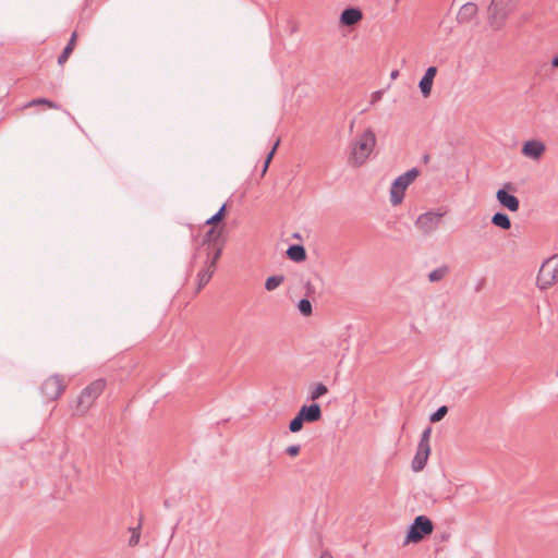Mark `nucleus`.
<instances>
[{
	"label": "nucleus",
	"instance_id": "f257e3e1",
	"mask_svg": "<svg viewBox=\"0 0 558 558\" xmlns=\"http://www.w3.org/2000/svg\"><path fill=\"white\" fill-rule=\"evenodd\" d=\"M376 135L372 128L365 129L349 145L348 162L353 167L363 166L376 147Z\"/></svg>",
	"mask_w": 558,
	"mask_h": 558
},
{
	"label": "nucleus",
	"instance_id": "f03ea898",
	"mask_svg": "<svg viewBox=\"0 0 558 558\" xmlns=\"http://www.w3.org/2000/svg\"><path fill=\"white\" fill-rule=\"evenodd\" d=\"M519 0H490L487 8L489 25L495 29L504 27L507 17L515 9Z\"/></svg>",
	"mask_w": 558,
	"mask_h": 558
},
{
	"label": "nucleus",
	"instance_id": "7ed1b4c3",
	"mask_svg": "<svg viewBox=\"0 0 558 558\" xmlns=\"http://www.w3.org/2000/svg\"><path fill=\"white\" fill-rule=\"evenodd\" d=\"M434 524L426 515H417L410 524L407 536L403 541L404 545L418 543L425 536L433 533Z\"/></svg>",
	"mask_w": 558,
	"mask_h": 558
},
{
	"label": "nucleus",
	"instance_id": "20e7f679",
	"mask_svg": "<svg viewBox=\"0 0 558 558\" xmlns=\"http://www.w3.org/2000/svg\"><path fill=\"white\" fill-rule=\"evenodd\" d=\"M558 280V254L547 258L541 266L536 286L541 290H546Z\"/></svg>",
	"mask_w": 558,
	"mask_h": 558
},
{
	"label": "nucleus",
	"instance_id": "39448f33",
	"mask_svg": "<svg viewBox=\"0 0 558 558\" xmlns=\"http://www.w3.org/2000/svg\"><path fill=\"white\" fill-rule=\"evenodd\" d=\"M418 170L412 168L399 175L390 186V203L397 206L402 203L407 187L417 178Z\"/></svg>",
	"mask_w": 558,
	"mask_h": 558
},
{
	"label": "nucleus",
	"instance_id": "423d86ee",
	"mask_svg": "<svg viewBox=\"0 0 558 558\" xmlns=\"http://www.w3.org/2000/svg\"><path fill=\"white\" fill-rule=\"evenodd\" d=\"M106 387L104 379H97L84 388L77 399L76 412L84 414L93 405L94 401L102 393Z\"/></svg>",
	"mask_w": 558,
	"mask_h": 558
},
{
	"label": "nucleus",
	"instance_id": "0eeeda50",
	"mask_svg": "<svg viewBox=\"0 0 558 558\" xmlns=\"http://www.w3.org/2000/svg\"><path fill=\"white\" fill-rule=\"evenodd\" d=\"M442 213L429 210L421 214L415 220V227L420 232L424 235H429L441 225L442 221Z\"/></svg>",
	"mask_w": 558,
	"mask_h": 558
},
{
	"label": "nucleus",
	"instance_id": "6e6552de",
	"mask_svg": "<svg viewBox=\"0 0 558 558\" xmlns=\"http://www.w3.org/2000/svg\"><path fill=\"white\" fill-rule=\"evenodd\" d=\"M64 389L63 381L59 375H53L46 379L41 386V392L48 400H56Z\"/></svg>",
	"mask_w": 558,
	"mask_h": 558
},
{
	"label": "nucleus",
	"instance_id": "1a4fd4ad",
	"mask_svg": "<svg viewBox=\"0 0 558 558\" xmlns=\"http://www.w3.org/2000/svg\"><path fill=\"white\" fill-rule=\"evenodd\" d=\"M545 150L546 146L539 140L526 141L521 149L523 156L533 160H538L544 155Z\"/></svg>",
	"mask_w": 558,
	"mask_h": 558
},
{
	"label": "nucleus",
	"instance_id": "9d476101",
	"mask_svg": "<svg viewBox=\"0 0 558 558\" xmlns=\"http://www.w3.org/2000/svg\"><path fill=\"white\" fill-rule=\"evenodd\" d=\"M498 203L510 211H517L520 207V202L517 196L510 194L505 189H499L496 193Z\"/></svg>",
	"mask_w": 558,
	"mask_h": 558
},
{
	"label": "nucleus",
	"instance_id": "9b49d317",
	"mask_svg": "<svg viewBox=\"0 0 558 558\" xmlns=\"http://www.w3.org/2000/svg\"><path fill=\"white\" fill-rule=\"evenodd\" d=\"M299 413L307 423L317 422L322 418V409L320 405L317 403L302 405L299 410Z\"/></svg>",
	"mask_w": 558,
	"mask_h": 558
},
{
	"label": "nucleus",
	"instance_id": "f8f14e48",
	"mask_svg": "<svg viewBox=\"0 0 558 558\" xmlns=\"http://www.w3.org/2000/svg\"><path fill=\"white\" fill-rule=\"evenodd\" d=\"M436 73H437V68L429 66L425 71V74L423 75V77L421 78V81L418 83V87L424 97L429 96Z\"/></svg>",
	"mask_w": 558,
	"mask_h": 558
},
{
	"label": "nucleus",
	"instance_id": "ddd939ff",
	"mask_svg": "<svg viewBox=\"0 0 558 558\" xmlns=\"http://www.w3.org/2000/svg\"><path fill=\"white\" fill-rule=\"evenodd\" d=\"M363 17V13L357 8H348L340 14V23L342 25L351 26L359 23Z\"/></svg>",
	"mask_w": 558,
	"mask_h": 558
},
{
	"label": "nucleus",
	"instance_id": "4468645a",
	"mask_svg": "<svg viewBox=\"0 0 558 558\" xmlns=\"http://www.w3.org/2000/svg\"><path fill=\"white\" fill-rule=\"evenodd\" d=\"M430 453V448H425L424 446H417L416 453L412 461V470L414 472L422 471L428 460Z\"/></svg>",
	"mask_w": 558,
	"mask_h": 558
},
{
	"label": "nucleus",
	"instance_id": "2eb2a0df",
	"mask_svg": "<svg viewBox=\"0 0 558 558\" xmlns=\"http://www.w3.org/2000/svg\"><path fill=\"white\" fill-rule=\"evenodd\" d=\"M476 13L477 5L473 2H466L460 8L457 14V21L460 24H466L471 22V20L476 15Z\"/></svg>",
	"mask_w": 558,
	"mask_h": 558
},
{
	"label": "nucleus",
	"instance_id": "dca6fc26",
	"mask_svg": "<svg viewBox=\"0 0 558 558\" xmlns=\"http://www.w3.org/2000/svg\"><path fill=\"white\" fill-rule=\"evenodd\" d=\"M288 257L293 262H303L306 258V251L303 245L292 244L287 250Z\"/></svg>",
	"mask_w": 558,
	"mask_h": 558
},
{
	"label": "nucleus",
	"instance_id": "f3484780",
	"mask_svg": "<svg viewBox=\"0 0 558 558\" xmlns=\"http://www.w3.org/2000/svg\"><path fill=\"white\" fill-rule=\"evenodd\" d=\"M492 223L496 227H499L504 230H508L511 228V220L509 216L505 213H496L492 217Z\"/></svg>",
	"mask_w": 558,
	"mask_h": 558
},
{
	"label": "nucleus",
	"instance_id": "a211bd4d",
	"mask_svg": "<svg viewBox=\"0 0 558 558\" xmlns=\"http://www.w3.org/2000/svg\"><path fill=\"white\" fill-rule=\"evenodd\" d=\"M75 40H76V33L74 32L68 43V45L64 47L62 53L58 57V63L59 64H63L64 62H66L70 53L73 51L74 49V45H75Z\"/></svg>",
	"mask_w": 558,
	"mask_h": 558
},
{
	"label": "nucleus",
	"instance_id": "6ab92c4d",
	"mask_svg": "<svg viewBox=\"0 0 558 558\" xmlns=\"http://www.w3.org/2000/svg\"><path fill=\"white\" fill-rule=\"evenodd\" d=\"M448 271H449L448 266H446V265L440 266V267L432 270L428 274V280L430 282H438V281L442 280L447 276Z\"/></svg>",
	"mask_w": 558,
	"mask_h": 558
},
{
	"label": "nucleus",
	"instance_id": "aec40b11",
	"mask_svg": "<svg viewBox=\"0 0 558 558\" xmlns=\"http://www.w3.org/2000/svg\"><path fill=\"white\" fill-rule=\"evenodd\" d=\"M220 231H217L214 228L209 229L204 235L203 245L210 247L211 245L217 244V240L220 238Z\"/></svg>",
	"mask_w": 558,
	"mask_h": 558
},
{
	"label": "nucleus",
	"instance_id": "412c9836",
	"mask_svg": "<svg viewBox=\"0 0 558 558\" xmlns=\"http://www.w3.org/2000/svg\"><path fill=\"white\" fill-rule=\"evenodd\" d=\"M284 280V277L281 276V275H278V276H271L269 278H267L266 282H265V289L267 291H272L275 289H277Z\"/></svg>",
	"mask_w": 558,
	"mask_h": 558
},
{
	"label": "nucleus",
	"instance_id": "4be33fe9",
	"mask_svg": "<svg viewBox=\"0 0 558 558\" xmlns=\"http://www.w3.org/2000/svg\"><path fill=\"white\" fill-rule=\"evenodd\" d=\"M210 268L211 267L204 269L198 274V276H197L198 290H201L204 286H206L209 282L210 278L214 274V270H211Z\"/></svg>",
	"mask_w": 558,
	"mask_h": 558
},
{
	"label": "nucleus",
	"instance_id": "5701e85b",
	"mask_svg": "<svg viewBox=\"0 0 558 558\" xmlns=\"http://www.w3.org/2000/svg\"><path fill=\"white\" fill-rule=\"evenodd\" d=\"M327 391L328 389L324 384H316L311 390L310 399L313 401L317 400L324 395H326Z\"/></svg>",
	"mask_w": 558,
	"mask_h": 558
},
{
	"label": "nucleus",
	"instance_id": "b1692460",
	"mask_svg": "<svg viewBox=\"0 0 558 558\" xmlns=\"http://www.w3.org/2000/svg\"><path fill=\"white\" fill-rule=\"evenodd\" d=\"M304 423H305L304 418L298 412L296 416L294 418H292L289 423V430L291 433H298L302 429Z\"/></svg>",
	"mask_w": 558,
	"mask_h": 558
},
{
	"label": "nucleus",
	"instance_id": "393cba45",
	"mask_svg": "<svg viewBox=\"0 0 558 558\" xmlns=\"http://www.w3.org/2000/svg\"><path fill=\"white\" fill-rule=\"evenodd\" d=\"M37 105H46L48 106L49 108H52V109H59V105H57L56 102L47 99V98H36V99H33L31 100L28 104H27V107L29 106H37Z\"/></svg>",
	"mask_w": 558,
	"mask_h": 558
},
{
	"label": "nucleus",
	"instance_id": "a878e982",
	"mask_svg": "<svg viewBox=\"0 0 558 558\" xmlns=\"http://www.w3.org/2000/svg\"><path fill=\"white\" fill-rule=\"evenodd\" d=\"M298 308L300 313L304 316H308L312 314V304L307 299H301L298 303Z\"/></svg>",
	"mask_w": 558,
	"mask_h": 558
},
{
	"label": "nucleus",
	"instance_id": "bb28decb",
	"mask_svg": "<svg viewBox=\"0 0 558 558\" xmlns=\"http://www.w3.org/2000/svg\"><path fill=\"white\" fill-rule=\"evenodd\" d=\"M447 412H448V408L446 405H441L429 416V421L432 423L439 422L440 420H442L445 417Z\"/></svg>",
	"mask_w": 558,
	"mask_h": 558
},
{
	"label": "nucleus",
	"instance_id": "cd10ccee",
	"mask_svg": "<svg viewBox=\"0 0 558 558\" xmlns=\"http://www.w3.org/2000/svg\"><path fill=\"white\" fill-rule=\"evenodd\" d=\"M226 213V204H223L219 210L206 220V225H215L222 220Z\"/></svg>",
	"mask_w": 558,
	"mask_h": 558
},
{
	"label": "nucleus",
	"instance_id": "c85d7f7f",
	"mask_svg": "<svg viewBox=\"0 0 558 558\" xmlns=\"http://www.w3.org/2000/svg\"><path fill=\"white\" fill-rule=\"evenodd\" d=\"M131 537L129 538V545L130 546H136L141 538V527H131Z\"/></svg>",
	"mask_w": 558,
	"mask_h": 558
},
{
	"label": "nucleus",
	"instance_id": "c756f323",
	"mask_svg": "<svg viewBox=\"0 0 558 558\" xmlns=\"http://www.w3.org/2000/svg\"><path fill=\"white\" fill-rule=\"evenodd\" d=\"M430 435H432V428L426 427L422 433L418 446H424L425 448H430V446H429Z\"/></svg>",
	"mask_w": 558,
	"mask_h": 558
},
{
	"label": "nucleus",
	"instance_id": "7c9ffc66",
	"mask_svg": "<svg viewBox=\"0 0 558 558\" xmlns=\"http://www.w3.org/2000/svg\"><path fill=\"white\" fill-rule=\"evenodd\" d=\"M209 251H213V258L209 263V267H214L216 262L218 260V258L220 257L221 255V252H222V248L221 246H219L218 244H214L211 245L210 247H208Z\"/></svg>",
	"mask_w": 558,
	"mask_h": 558
},
{
	"label": "nucleus",
	"instance_id": "2f4dec72",
	"mask_svg": "<svg viewBox=\"0 0 558 558\" xmlns=\"http://www.w3.org/2000/svg\"><path fill=\"white\" fill-rule=\"evenodd\" d=\"M300 449H301L300 445H291V446L287 447L286 452H287V454L294 457V456L299 454Z\"/></svg>",
	"mask_w": 558,
	"mask_h": 558
},
{
	"label": "nucleus",
	"instance_id": "473e14b6",
	"mask_svg": "<svg viewBox=\"0 0 558 558\" xmlns=\"http://www.w3.org/2000/svg\"><path fill=\"white\" fill-rule=\"evenodd\" d=\"M383 95H384V92L383 90H376L372 94L371 96V102L372 104H376L378 101H380V99L383 98Z\"/></svg>",
	"mask_w": 558,
	"mask_h": 558
},
{
	"label": "nucleus",
	"instance_id": "72a5a7b5",
	"mask_svg": "<svg viewBox=\"0 0 558 558\" xmlns=\"http://www.w3.org/2000/svg\"><path fill=\"white\" fill-rule=\"evenodd\" d=\"M278 145H279V141L276 142V144L274 145L272 149L267 155L266 160H265L267 163H270V161H271V159L274 157L275 150H276Z\"/></svg>",
	"mask_w": 558,
	"mask_h": 558
},
{
	"label": "nucleus",
	"instance_id": "f704fd0d",
	"mask_svg": "<svg viewBox=\"0 0 558 558\" xmlns=\"http://www.w3.org/2000/svg\"><path fill=\"white\" fill-rule=\"evenodd\" d=\"M278 145H279V141L276 142V144L274 145L272 149L267 155L266 160H265L267 163H270V161H271V159L274 157L275 150H276Z\"/></svg>",
	"mask_w": 558,
	"mask_h": 558
},
{
	"label": "nucleus",
	"instance_id": "c9c22d12",
	"mask_svg": "<svg viewBox=\"0 0 558 558\" xmlns=\"http://www.w3.org/2000/svg\"><path fill=\"white\" fill-rule=\"evenodd\" d=\"M551 65L558 68V53L551 59Z\"/></svg>",
	"mask_w": 558,
	"mask_h": 558
},
{
	"label": "nucleus",
	"instance_id": "e433bc0d",
	"mask_svg": "<svg viewBox=\"0 0 558 558\" xmlns=\"http://www.w3.org/2000/svg\"><path fill=\"white\" fill-rule=\"evenodd\" d=\"M268 167H269V163H267V162L265 161V162H264V166H263V170H262V174H263V175L266 173V171H267Z\"/></svg>",
	"mask_w": 558,
	"mask_h": 558
},
{
	"label": "nucleus",
	"instance_id": "4c0bfd02",
	"mask_svg": "<svg viewBox=\"0 0 558 558\" xmlns=\"http://www.w3.org/2000/svg\"><path fill=\"white\" fill-rule=\"evenodd\" d=\"M398 76V71L395 70L391 72V78H396Z\"/></svg>",
	"mask_w": 558,
	"mask_h": 558
},
{
	"label": "nucleus",
	"instance_id": "58836bf2",
	"mask_svg": "<svg viewBox=\"0 0 558 558\" xmlns=\"http://www.w3.org/2000/svg\"><path fill=\"white\" fill-rule=\"evenodd\" d=\"M320 558H332V557H331L330 555H328V554H323V555L320 556Z\"/></svg>",
	"mask_w": 558,
	"mask_h": 558
},
{
	"label": "nucleus",
	"instance_id": "ea45409f",
	"mask_svg": "<svg viewBox=\"0 0 558 558\" xmlns=\"http://www.w3.org/2000/svg\"><path fill=\"white\" fill-rule=\"evenodd\" d=\"M353 125H354V121L351 122L350 130L353 129Z\"/></svg>",
	"mask_w": 558,
	"mask_h": 558
}]
</instances>
